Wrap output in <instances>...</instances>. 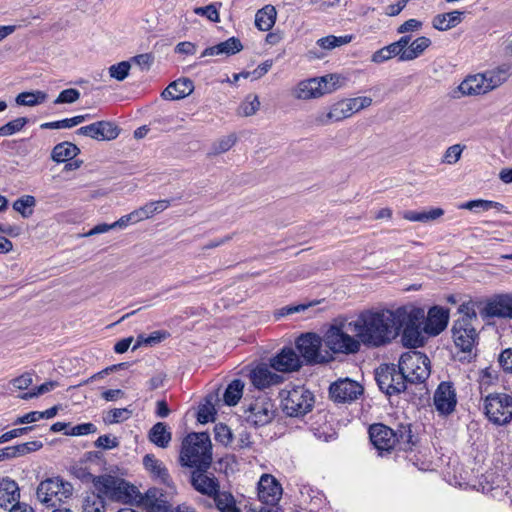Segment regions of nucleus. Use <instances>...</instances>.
<instances>
[{
    "label": "nucleus",
    "mask_w": 512,
    "mask_h": 512,
    "mask_svg": "<svg viewBox=\"0 0 512 512\" xmlns=\"http://www.w3.org/2000/svg\"><path fill=\"white\" fill-rule=\"evenodd\" d=\"M349 326L360 343L380 347L389 343L397 334V309L364 311L356 320L349 322Z\"/></svg>",
    "instance_id": "nucleus-1"
},
{
    "label": "nucleus",
    "mask_w": 512,
    "mask_h": 512,
    "mask_svg": "<svg viewBox=\"0 0 512 512\" xmlns=\"http://www.w3.org/2000/svg\"><path fill=\"white\" fill-rule=\"evenodd\" d=\"M212 445L207 433H191L182 442L180 462L183 466L209 468L212 462Z\"/></svg>",
    "instance_id": "nucleus-2"
},
{
    "label": "nucleus",
    "mask_w": 512,
    "mask_h": 512,
    "mask_svg": "<svg viewBox=\"0 0 512 512\" xmlns=\"http://www.w3.org/2000/svg\"><path fill=\"white\" fill-rule=\"evenodd\" d=\"M458 313L460 316L452 327L454 343L462 352L471 354L478 339L474 327V322L477 321L474 304L471 302L461 304Z\"/></svg>",
    "instance_id": "nucleus-3"
},
{
    "label": "nucleus",
    "mask_w": 512,
    "mask_h": 512,
    "mask_svg": "<svg viewBox=\"0 0 512 512\" xmlns=\"http://www.w3.org/2000/svg\"><path fill=\"white\" fill-rule=\"evenodd\" d=\"M424 317V310L421 308H412L409 311L406 308L397 309V332L403 329L401 340L404 346L417 348L424 345L425 336L421 329Z\"/></svg>",
    "instance_id": "nucleus-4"
},
{
    "label": "nucleus",
    "mask_w": 512,
    "mask_h": 512,
    "mask_svg": "<svg viewBox=\"0 0 512 512\" xmlns=\"http://www.w3.org/2000/svg\"><path fill=\"white\" fill-rule=\"evenodd\" d=\"M481 407L492 424L504 426L512 422V395L494 392L484 395L481 392Z\"/></svg>",
    "instance_id": "nucleus-5"
},
{
    "label": "nucleus",
    "mask_w": 512,
    "mask_h": 512,
    "mask_svg": "<svg viewBox=\"0 0 512 512\" xmlns=\"http://www.w3.org/2000/svg\"><path fill=\"white\" fill-rule=\"evenodd\" d=\"M281 408L289 417H303L312 411L314 394L305 386H293L280 392Z\"/></svg>",
    "instance_id": "nucleus-6"
},
{
    "label": "nucleus",
    "mask_w": 512,
    "mask_h": 512,
    "mask_svg": "<svg viewBox=\"0 0 512 512\" xmlns=\"http://www.w3.org/2000/svg\"><path fill=\"white\" fill-rule=\"evenodd\" d=\"M340 79L338 74H328L300 81L293 90V96L300 100L319 98L339 88Z\"/></svg>",
    "instance_id": "nucleus-7"
},
{
    "label": "nucleus",
    "mask_w": 512,
    "mask_h": 512,
    "mask_svg": "<svg viewBox=\"0 0 512 512\" xmlns=\"http://www.w3.org/2000/svg\"><path fill=\"white\" fill-rule=\"evenodd\" d=\"M72 494V484L60 477H51L41 481L36 490L38 501L47 507L60 505Z\"/></svg>",
    "instance_id": "nucleus-8"
},
{
    "label": "nucleus",
    "mask_w": 512,
    "mask_h": 512,
    "mask_svg": "<svg viewBox=\"0 0 512 512\" xmlns=\"http://www.w3.org/2000/svg\"><path fill=\"white\" fill-rule=\"evenodd\" d=\"M95 496L112 501L127 502L131 499L134 486L129 485L123 479L111 476L100 475L93 478Z\"/></svg>",
    "instance_id": "nucleus-9"
},
{
    "label": "nucleus",
    "mask_w": 512,
    "mask_h": 512,
    "mask_svg": "<svg viewBox=\"0 0 512 512\" xmlns=\"http://www.w3.org/2000/svg\"><path fill=\"white\" fill-rule=\"evenodd\" d=\"M398 368L407 383H422L430 375V360L421 352L408 351L401 355Z\"/></svg>",
    "instance_id": "nucleus-10"
},
{
    "label": "nucleus",
    "mask_w": 512,
    "mask_h": 512,
    "mask_svg": "<svg viewBox=\"0 0 512 512\" xmlns=\"http://www.w3.org/2000/svg\"><path fill=\"white\" fill-rule=\"evenodd\" d=\"M349 323L339 326L332 325L325 333L323 341L333 353L353 354L359 351V339L351 336Z\"/></svg>",
    "instance_id": "nucleus-11"
},
{
    "label": "nucleus",
    "mask_w": 512,
    "mask_h": 512,
    "mask_svg": "<svg viewBox=\"0 0 512 512\" xmlns=\"http://www.w3.org/2000/svg\"><path fill=\"white\" fill-rule=\"evenodd\" d=\"M375 379L380 390L389 396L399 394L406 389V378L394 365L380 366L376 370Z\"/></svg>",
    "instance_id": "nucleus-12"
},
{
    "label": "nucleus",
    "mask_w": 512,
    "mask_h": 512,
    "mask_svg": "<svg viewBox=\"0 0 512 512\" xmlns=\"http://www.w3.org/2000/svg\"><path fill=\"white\" fill-rule=\"evenodd\" d=\"M276 408L273 401L261 396L256 398L245 410L247 423L260 427L270 423L275 417Z\"/></svg>",
    "instance_id": "nucleus-13"
},
{
    "label": "nucleus",
    "mask_w": 512,
    "mask_h": 512,
    "mask_svg": "<svg viewBox=\"0 0 512 512\" xmlns=\"http://www.w3.org/2000/svg\"><path fill=\"white\" fill-rule=\"evenodd\" d=\"M322 339L315 333H306L296 340V348L306 363H323L328 358L321 354Z\"/></svg>",
    "instance_id": "nucleus-14"
},
{
    "label": "nucleus",
    "mask_w": 512,
    "mask_h": 512,
    "mask_svg": "<svg viewBox=\"0 0 512 512\" xmlns=\"http://www.w3.org/2000/svg\"><path fill=\"white\" fill-rule=\"evenodd\" d=\"M363 391V387L358 382L345 378L330 385L329 395L331 400L336 403H351L357 400Z\"/></svg>",
    "instance_id": "nucleus-15"
},
{
    "label": "nucleus",
    "mask_w": 512,
    "mask_h": 512,
    "mask_svg": "<svg viewBox=\"0 0 512 512\" xmlns=\"http://www.w3.org/2000/svg\"><path fill=\"white\" fill-rule=\"evenodd\" d=\"M369 436L372 444L380 455L383 452H390L396 448L397 439L395 438L394 429L384 424H373L369 428Z\"/></svg>",
    "instance_id": "nucleus-16"
},
{
    "label": "nucleus",
    "mask_w": 512,
    "mask_h": 512,
    "mask_svg": "<svg viewBox=\"0 0 512 512\" xmlns=\"http://www.w3.org/2000/svg\"><path fill=\"white\" fill-rule=\"evenodd\" d=\"M281 484L270 474H263L258 482V498L266 505H276L282 496Z\"/></svg>",
    "instance_id": "nucleus-17"
},
{
    "label": "nucleus",
    "mask_w": 512,
    "mask_h": 512,
    "mask_svg": "<svg viewBox=\"0 0 512 512\" xmlns=\"http://www.w3.org/2000/svg\"><path fill=\"white\" fill-rule=\"evenodd\" d=\"M434 405L441 415L451 414L456 407L457 398L450 382H441L434 393Z\"/></svg>",
    "instance_id": "nucleus-18"
},
{
    "label": "nucleus",
    "mask_w": 512,
    "mask_h": 512,
    "mask_svg": "<svg viewBox=\"0 0 512 512\" xmlns=\"http://www.w3.org/2000/svg\"><path fill=\"white\" fill-rule=\"evenodd\" d=\"M77 133L97 140H113L118 137L119 128L110 121H98L80 127Z\"/></svg>",
    "instance_id": "nucleus-19"
},
{
    "label": "nucleus",
    "mask_w": 512,
    "mask_h": 512,
    "mask_svg": "<svg viewBox=\"0 0 512 512\" xmlns=\"http://www.w3.org/2000/svg\"><path fill=\"white\" fill-rule=\"evenodd\" d=\"M449 311L443 307L433 306L429 309L423 331L430 336L440 334L448 324Z\"/></svg>",
    "instance_id": "nucleus-20"
},
{
    "label": "nucleus",
    "mask_w": 512,
    "mask_h": 512,
    "mask_svg": "<svg viewBox=\"0 0 512 512\" xmlns=\"http://www.w3.org/2000/svg\"><path fill=\"white\" fill-rule=\"evenodd\" d=\"M301 364L300 357L290 347L283 348L277 355L270 359V366L279 372L297 371L301 367Z\"/></svg>",
    "instance_id": "nucleus-21"
},
{
    "label": "nucleus",
    "mask_w": 512,
    "mask_h": 512,
    "mask_svg": "<svg viewBox=\"0 0 512 512\" xmlns=\"http://www.w3.org/2000/svg\"><path fill=\"white\" fill-rule=\"evenodd\" d=\"M207 469L196 468L192 472L191 483L195 490L212 497L219 490V483L212 474L207 473Z\"/></svg>",
    "instance_id": "nucleus-22"
},
{
    "label": "nucleus",
    "mask_w": 512,
    "mask_h": 512,
    "mask_svg": "<svg viewBox=\"0 0 512 512\" xmlns=\"http://www.w3.org/2000/svg\"><path fill=\"white\" fill-rule=\"evenodd\" d=\"M20 489L16 481L9 477H3L0 479V507L9 509L14 506L21 504L19 502Z\"/></svg>",
    "instance_id": "nucleus-23"
},
{
    "label": "nucleus",
    "mask_w": 512,
    "mask_h": 512,
    "mask_svg": "<svg viewBox=\"0 0 512 512\" xmlns=\"http://www.w3.org/2000/svg\"><path fill=\"white\" fill-rule=\"evenodd\" d=\"M283 377L272 372L266 366H258L250 373V381L257 389H265L281 383Z\"/></svg>",
    "instance_id": "nucleus-24"
},
{
    "label": "nucleus",
    "mask_w": 512,
    "mask_h": 512,
    "mask_svg": "<svg viewBox=\"0 0 512 512\" xmlns=\"http://www.w3.org/2000/svg\"><path fill=\"white\" fill-rule=\"evenodd\" d=\"M484 312L489 317L512 318V295H500L489 301Z\"/></svg>",
    "instance_id": "nucleus-25"
},
{
    "label": "nucleus",
    "mask_w": 512,
    "mask_h": 512,
    "mask_svg": "<svg viewBox=\"0 0 512 512\" xmlns=\"http://www.w3.org/2000/svg\"><path fill=\"white\" fill-rule=\"evenodd\" d=\"M193 90L194 85L190 79H178L170 83L161 96L165 100H179L190 95Z\"/></svg>",
    "instance_id": "nucleus-26"
},
{
    "label": "nucleus",
    "mask_w": 512,
    "mask_h": 512,
    "mask_svg": "<svg viewBox=\"0 0 512 512\" xmlns=\"http://www.w3.org/2000/svg\"><path fill=\"white\" fill-rule=\"evenodd\" d=\"M143 465L154 479L165 485L170 484L171 479L167 468L163 462L158 460L154 455H145L143 458Z\"/></svg>",
    "instance_id": "nucleus-27"
},
{
    "label": "nucleus",
    "mask_w": 512,
    "mask_h": 512,
    "mask_svg": "<svg viewBox=\"0 0 512 512\" xmlns=\"http://www.w3.org/2000/svg\"><path fill=\"white\" fill-rule=\"evenodd\" d=\"M484 74L468 76L460 85L459 90L465 95L484 94L489 91Z\"/></svg>",
    "instance_id": "nucleus-28"
},
{
    "label": "nucleus",
    "mask_w": 512,
    "mask_h": 512,
    "mask_svg": "<svg viewBox=\"0 0 512 512\" xmlns=\"http://www.w3.org/2000/svg\"><path fill=\"white\" fill-rule=\"evenodd\" d=\"M347 102L345 99H342L333 105H331L329 112L318 118V121L322 125H327L331 122H339L346 118L351 117L349 108H347Z\"/></svg>",
    "instance_id": "nucleus-29"
},
{
    "label": "nucleus",
    "mask_w": 512,
    "mask_h": 512,
    "mask_svg": "<svg viewBox=\"0 0 512 512\" xmlns=\"http://www.w3.org/2000/svg\"><path fill=\"white\" fill-rule=\"evenodd\" d=\"M277 11L273 5H265L255 15V26L260 31H269L275 24Z\"/></svg>",
    "instance_id": "nucleus-30"
},
{
    "label": "nucleus",
    "mask_w": 512,
    "mask_h": 512,
    "mask_svg": "<svg viewBox=\"0 0 512 512\" xmlns=\"http://www.w3.org/2000/svg\"><path fill=\"white\" fill-rule=\"evenodd\" d=\"M462 14V12L457 10L448 13L437 14L432 20V25L439 31L449 30L461 23Z\"/></svg>",
    "instance_id": "nucleus-31"
},
{
    "label": "nucleus",
    "mask_w": 512,
    "mask_h": 512,
    "mask_svg": "<svg viewBox=\"0 0 512 512\" xmlns=\"http://www.w3.org/2000/svg\"><path fill=\"white\" fill-rule=\"evenodd\" d=\"M215 507L219 512H242L237 506V501L229 491L218 490L213 496Z\"/></svg>",
    "instance_id": "nucleus-32"
},
{
    "label": "nucleus",
    "mask_w": 512,
    "mask_h": 512,
    "mask_svg": "<svg viewBox=\"0 0 512 512\" xmlns=\"http://www.w3.org/2000/svg\"><path fill=\"white\" fill-rule=\"evenodd\" d=\"M142 503L149 512H166L168 509L167 501L157 489H149L142 497Z\"/></svg>",
    "instance_id": "nucleus-33"
},
{
    "label": "nucleus",
    "mask_w": 512,
    "mask_h": 512,
    "mask_svg": "<svg viewBox=\"0 0 512 512\" xmlns=\"http://www.w3.org/2000/svg\"><path fill=\"white\" fill-rule=\"evenodd\" d=\"M149 440L160 448H166L172 438L171 432L163 422H157L152 426L148 434Z\"/></svg>",
    "instance_id": "nucleus-34"
},
{
    "label": "nucleus",
    "mask_w": 512,
    "mask_h": 512,
    "mask_svg": "<svg viewBox=\"0 0 512 512\" xmlns=\"http://www.w3.org/2000/svg\"><path fill=\"white\" fill-rule=\"evenodd\" d=\"M395 438L397 439L396 447L402 451L411 450L415 444V437L412 434L411 424H399L397 429L394 430Z\"/></svg>",
    "instance_id": "nucleus-35"
},
{
    "label": "nucleus",
    "mask_w": 512,
    "mask_h": 512,
    "mask_svg": "<svg viewBox=\"0 0 512 512\" xmlns=\"http://www.w3.org/2000/svg\"><path fill=\"white\" fill-rule=\"evenodd\" d=\"M79 152L80 150L75 144L63 142L53 148L51 158L57 163L67 162L76 157Z\"/></svg>",
    "instance_id": "nucleus-36"
},
{
    "label": "nucleus",
    "mask_w": 512,
    "mask_h": 512,
    "mask_svg": "<svg viewBox=\"0 0 512 512\" xmlns=\"http://www.w3.org/2000/svg\"><path fill=\"white\" fill-rule=\"evenodd\" d=\"M431 40L430 38L426 37V36H420L418 38H416L415 40H413L409 47L407 48V50H405V52H403V61H412L414 59H417L418 57H420L421 55H423V53L425 52V50L430 47L431 45Z\"/></svg>",
    "instance_id": "nucleus-37"
},
{
    "label": "nucleus",
    "mask_w": 512,
    "mask_h": 512,
    "mask_svg": "<svg viewBox=\"0 0 512 512\" xmlns=\"http://www.w3.org/2000/svg\"><path fill=\"white\" fill-rule=\"evenodd\" d=\"M486 78V84L489 87V91L499 87L509 77V66L502 65L493 70L486 71L483 73Z\"/></svg>",
    "instance_id": "nucleus-38"
},
{
    "label": "nucleus",
    "mask_w": 512,
    "mask_h": 512,
    "mask_svg": "<svg viewBox=\"0 0 512 512\" xmlns=\"http://www.w3.org/2000/svg\"><path fill=\"white\" fill-rule=\"evenodd\" d=\"M48 98L46 92L41 90L36 91H26L18 94L15 98V102L20 106H37L39 104L44 103Z\"/></svg>",
    "instance_id": "nucleus-39"
},
{
    "label": "nucleus",
    "mask_w": 512,
    "mask_h": 512,
    "mask_svg": "<svg viewBox=\"0 0 512 512\" xmlns=\"http://www.w3.org/2000/svg\"><path fill=\"white\" fill-rule=\"evenodd\" d=\"M444 215V210L442 208H432L428 211H406L403 215L404 219L412 221V222H423L427 223L430 221H434L441 216Z\"/></svg>",
    "instance_id": "nucleus-40"
},
{
    "label": "nucleus",
    "mask_w": 512,
    "mask_h": 512,
    "mask_svg": "<svg viewBox=\"0 0 512 512\" xmlns=\"http://www.w3.org/2000/svg\"><path fill=\"white\" fill-rule=\"evenodd\" d=\"M244 383L239 380H233L226 388L224 392V402L229 406L236 405L242 397Z\"/></svg>",
    "instance_id": "nucleus-41"
},
{
    "label": "nucleus",
    "mask_w": 512,
    "mask_h": 512,
    "mask_svg": "<svg viewBox=\"0 0 512 512\" xmlns=\"http://www.w3.org/2000/svg\"><path fill=\"white\" fill-rule=\"evenodd\" d=\"M353 35L334 36L328 35L317 40V45L324 50H333L337 47L349 44L353 40Z\"/></svg>",
    "instance_id": "nucleus-42"
},
{
    "label": "nucleus",
    "mask_w": 512,
    "mask_h": 512,
    "mask_svg": "<svg viewBox=\"0 0 512 512\" xmlns=\"http://www.w3.org/2000/svg\"><path fill=\"white\" fill-rule=\"evenodd\" d=\"M460 208L479 212V211H488L493 208L500 209V208H502V205L498 202L491 201V200L477 199V200H471L466 203H463L462 205H460Z\"/></svg>",
    "instance_id": "nucleus-43"
},
{
    "label": "nucleus",
    "mask_w": 512,
    "mask_h": 512,
    "mask_svg": "<svg viewBox=\"0 0 512 512\" xmlns=\"http://www.w3.org/2000/svg\"><path fill=\"white\" fill-rule=\"evenodd\" d=\"M29 122L26 117H19L0 126V137H8L20 132Z\"/></svg>",
    "instance_id": "nucleus-44"
},
{
    "label": "nucleus",
    "mask_w": 512,
    "mask_h": 512,
    "mask_svg": "<svg viewBox=\"0 0 512 512\" xmlns=\"http://www.w3.org/2000/svg\"><path fill=\"white\" fill-rule=\"evenodd\" d=\"M82 510V512H105V501L93 494L89 495L83 501Z\"/></svg>",
    "instance_id": "nucleus-45"
},
{
    "label": "nucleus",
    "mask_w": 512,
    "mask_h": 512,
    "mask_svg": "<svg viewBox=\"0 0 512 512\" xmlns=\"http://www.w3.org/2000/svg\"><path fill=\"white\" fill-rule=\"evenodd\" d=\"M345 100L347 102V108H349L351 116L365 108H368L372 104V98L367 96L347 98Z\"/></svg>",
    "instance_id": "nucleus-46"
},
{
    "label": "nucleus",
    "mask_w": 512,
    "mask_h": 512,
    "mask_svg": "<svg viewBox=\"0 0 512 512\" xmlns=\"http://www.w3.org/2000/svg\"><path fill=\"white\" fill-rule=\"evenodd\" d=\"M130 69V62L122 61L109 67V75L117 81H123L129 75Z\"/></svg>",
    "instance_id": "nucleus-47"
},
{
    "label": "nucleus",
    "mask_w": 512,
    "mask_h": 512,
    "mask_svg": "<svg viewBox=\"0 0 512 512\" xmlns=\"http://www.w3.org/2000/svg\"><path fill=\"white\" fill-rule=\"evenodd\" d=\"M260 107L259 98L256 95L248 96L239 107V114L243 116L254 115Z\"/></svg>",
    "instance_id": "nucleus-48"
},
{
    "label": "nucleus",
    "mask_w": 512,
    "mask_h": 512,
    "mask_svg": "<svg viewBox=\"0 0 512 512\" xmlns=\"http://www.w3.org/2000/svg\"><path fill=\"white\" fill-rule=\"evenodd\" d=\"M218 45L222 54L226 56L234 55L243 49L241 41L236 37H231Z\"/></svg>",
    "instance_id": "nucleus-49"
},
{
    "label": "nucleus",
    "mask_w": 512,
    "mask_h": 512,
    "mask_svg": "<svg viewBox=\"0 0 512 512\" xmlns=\"http://www.w3.org/2000/svg\"><path fill=\"white\" fill-rule=\"evenodd\" d=\"M215 440L227 446L233 443V434L231 429L222 423H219L214 428Z\"/></svg>",
    "instance_id": "nucleus-50"
},
{
    "label": "nucleus",
    "mask_w": 512,
    "mask_h": 512,
    "mask_svg": "<svg viewBox=\"0 0 512 512\" xmlns=\"http://www.w3.org/2000/svg\"><path fill=\"white\" fill-rule=\"evenodd\" d=\"M235 143L236 136L234 134L224 136L212 145V153L222 154L224 152H227L234 146Z\"/></svg>",
    "instance_id": "nucleus-51"
},
{
    "label": "nucleus",
    "mask_w": 512,
    "mask_h": 512,
    "mask_svg": "<svg viewBox=\"0 0 512 512\" xmlns=\"http://www.w3.org/2000/svg\"><path fill=\"white\" fill-rule=\"evenodd\" d=\"M132 411L128 408H115L108 412L104 421L109 424L119 423L130 418Z\"/></svg>",
    "instance_id": "nucleus-52"
},
{
    "label": "nucleus",
    "mask_w": 512,
    "mask_h": 512,
    "mask_svg": "<svg viewBox=\"0 0 512 512\" xmlns=\"http://www.w3.org/2000/svg\"><path fill=\"white\" fill-rule=\"evenodd\" d=\"M34 205H35V198L33 196L26 195V196H23V197L17 199L13 203V208L17 212H19L22 216L27 217L28 215H30L32 213V211L30 210L29 212H27L26 210L28 208L33 207Z\"/></svg>",
    "instance_id": "nucleus-53"
},
{
    "label": "nucleus",
    "mask_w": 512,
    "mask_h": 512,
    "mask_svg": "<svg viewBox=\"0 0 512 512\" xmlns=\"http://www.w3.org/2000/svg\"><path fill=\"white\" fill-rule=\"evenodd\" d=\"M215 413H216V411H215L213 404L211 402L207 401L206 403L202 404L199 407L198 413H197V420L201 424H206L208 422L214 421Z\"/></svg>",
    "instance_id": "nucleus-54"
},
{
    "label": "nucleus",
    "mask_w": 512,
    "mask_h": 512,
    "mask_svg": "<svg viewBox=\"0 0 512 512\" xmlns=\"http://www.w3.org/2000/svg\"><path fill=\"white\" fill-rule=\"evenodd\" d=\"M464 148L465 147L460 144L448 147L443 155L442 162L450 165L457 163L461 158Z\"/></svg>",
    "instance_id": "nucleus-55"
},
{
    "label": "nucleus",
    "mask_w": 512,
    "mask_h": 512,
    "mask_svg": "<svg viewBox=\"0 0 512 512\" xmlns=\"http://www.w3.org/2000/svg\"><path fill=\"white\" fill-rule=\"evenodd\" d=\"M80 98V92L77 89L69 88L60 92L56 100L55 104H63V103H74Z\"/></svg>",
    "instance_id": "nucleus-56"
},
{
    "label": "nucleus",
    "mask_w": 512,
    "mask_h": 512,
    "mask_svg": "<svg viewBox=\"0 0 512 512\" xmlns=\"http://www.w3.org/2000/svg\"><path fill=\"white\" fill-rule=\"evenodd\" d=\"M194 13L200 16L207 17L212 22H219V12L215 4H210L205 7H197Z\"/></svg>",
    "instance_id": "nucleus-57"
},
{
    "label": "nucleus",
    "mask_w": 512,
    "mask_h": 512,
    "mask_svg": "<svg viewBox=\"0 0 512 512\" xmlns=\"http://www.w3.org/2000/svg\"><path fill=\"white\" fill-rule=\"evenodd\" d=\"M97 431V427L93 423H82L72 427L69 431H65L66 435L82 436L92 434Z\"/></svg>",
    "instance_id": "nucleus-58"
},
{
    "label": "nucleus",
    "mask_w": 512,
    "mask_h": 512,
    "mask_svg": "<svg viewBox=\"0 0 512 512\" xmlns=\"http://www.w3.org/2000/svg\"><path fill=\"white\" fill-rule=\"evenodd\" d=\"M251 434L246 429L241 430L235 439L233 438V442H235L234 448L235 449H246L250 448L253 444L251 440Z\"/></svg>",
    "instance_id": "nucleus-59"
},
{
    "label": "nucleus",
    "mask_w": 512,
    "mask_h": 512,
    "mask_svg": "<svg viewBox=\"0 0 512 512\" xmlns=\"http://www.w3.org/2000/svg\"><path fill=\"white\" fill-rule=\"evenodd\" d=\"M500 367L506 373H512V348L503 350L498 357Z\"/></svg>",
    "instance_id": "nucleus-60"
},
{
    "label": "nucleus",
    "mask_w": 512,
    "mask_h": 512,
    "mask_svg": "<svg viewBox=\"0 0 512 512\" xmlns=\"http://www.w3.org/2000/svg\"><path fill=\"white\" fill-rule=\"evenodd\" d=\"M119 445V441L116 437H111L110 435H101L95 441V446L97 448L102 449H113Z\"/></svg>",
    "instance_id": "nucleus-61"
},
{
    "label": "nucleus",
    "mask_w": 512,
    "mask_h": 512,
    "mask_svg": "<svg viewBox=\"0 0 512 512\" xmlns=\"http://www.w3.org/2000/svg\"><path fill=\"white\" fill-rule=\"evenodd\" d=\"M422 28V22L417 19H409L405 21L403 24H401L397 28V32L399 34H406L408 32L418 31Z\"/></svg>",
    "instance_id": "nucleus-62"
},
{
    "label": "nucleus",
    "mask_w": 512,
    "mask_h": 512,
    "mask_svg": "<svg viewBox=\"0 0 512 512\" xmlns=\"http://www.w3.org/2000/svg\"><path fill=\"white\" fill-rule=\"evenodd\" d=\"M307 308H308V306L304 305V304L285 306L275 312V317L277 319H279L280 317H283L286 315H291L294 313L304 311Z\"/></svg>",
    "instance_id": "nucleus-63"
},
{
    "label": "nucleus",
    "mask_w": 512,
    "mask_h": 512,
    "mask_svg": "<svg viewBox=\"0 0 512 512\" xmlns=\"http://www.w3.org/2000/svg\"><path fill=\"white\" fill-rule=\"evenodd\" d=\"M33 382L32 374L24 373L12 380V385L19 390L27 389Z\"/></svg>",
    "instance_id": "nucleus-64"
}]
</instances>
